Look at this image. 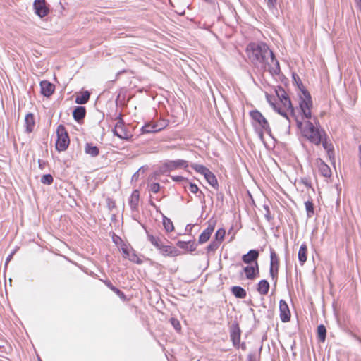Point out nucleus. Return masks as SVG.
<instances>
[{"label":"nucleus","mask_w":361,"mask_h":361,"mask_svg":"<svg viewBox=\"0 0 361 361\" xmlns=\"http://www.w3.org/2000/svg\"><path fill=\"white\" fill-rule=\"evenodd\" d=\"M246 53L250 63L258 70L268 69L272 75L280 73L279 62L266 43L251 42L247 46Z\"/></svg>","instance_id":"1"},{"label":"nucleus","mask_w":361,"mask_h":361,"mask_svg":"<svg viewBox=\"0 0 361 361\" xmlns=\"http://www.w3.org/2000/svg\"><path fill=\"white\" fill-rule=\"evenodd\" d=\"M298 127L300 128L302 134L312 143L319 145L322 141V137H326L325 131L318 127H315L314 124L307 121L305 122V126L302 128V123L297 121Z\"/></svg>","instance_id":"2"},{"label":"nucleus","mask_w":361,"mask_h":361,"mask_svg":"<svg viewBox=\"0 0 361 361\" xmlns=\"http://www.w3.org/2000/svg\"><path fill=\"white\" fill-rule=\"evenodd\" d=\"M252 119V125L261 140H263L264 133L271 134V128L267 120L258 110H252L250 112Z\"/></svg>","instance_id":"3"},{"label":"nucleus","mask_w":361,"mask_h":361,"mask_svg":"<svg viewBox=\"0 0 361 361\" xmlns=\"http://www.w3.org/2000/svg\"><path fill=\"white\" fill-rule=\"evenodd\" d=\"M299 104L303 116L307 119L310 118L312 116V102L310 92L305 89H301Z\"/></svg>","instance_id":"4"},{"label":"nucleus","mask_w":361,"mask_h":361,"mask_svg":"<svg viewBox=\"0 0 361 361\" xmlns=\"http://www.w3.org/2000/svg\"><path fill=\"white\" fill-rule=\"evenodd\" d=\"M57 140L56 141V149L59 152L65 151L70 143V139L66 128L63 125H59L56 128Z\"/></svg>","instance_id":"5"},{"label":"nucleus","mask_w":361,"mask_h":361,"mask_svg":"<svg viewBox=\"0 0 361 361\" xmlns=\"http://www.w3.org/2000/svg\"><path fill=\"white\" fill-rule=\"evenodd\" d=\"M241 330L239 324L234 322L230 326V338L232 341L233 345L236 348H240Z\"/></svg>","instance_id":"6"},{"label":"nucleus","mask_w":361,"mask_h":361,"mask_svg":"<svg viewBox=\"0 0 361 361\" xmlns=\"http://www.w3.org/2000/svg\"><path fill=\"white\" fill-rule=\"evenodd\" d=\"M112 131L114 135L120 139L128 140L131 137V135L126 130L124 122L121 118L117 121Z\"/></svg>","instance_id":"7"},{"label":"nucleus","mask_w":361,"mask_h":361,"mask_svg":"<svg viewBox=\"0 0 361 361\" xmlns=\"http://www.w3.org/2000/svg\"><path fill=\"white\" fill-rule=\"evenodd\" d=\"M33 8L35 14L39 18L45 17L49 13V8L47 5L46 0H35Z\"/></svg>","instance_id":"8"},{"label":"nucleus","mask_w":361,"mask_h":361,"mask_svg":"<svg viewBox=\"0 0 361 361\" xmlns=\"http://www.w3.org/2000/svg\"><path fill=\"white\" fill-rule=\"evenodd\" d=\"M188 166V161L183 159L169 160L166 161L163 165V167L164 168L165 171H171L177 169H185Z\"/></svg>","instance_id":"9"},{"label":"nucleus","mask_w":361,"mask_h":361,"mask_svg":"<svg viewBox=\"0 0 361 361\" xmlns=\"http://www.w3.org/2000/svg\"><path fill=\"white\" fill-rule=\"evenodd\" d=\"M279 259L276 252L274 250H271L270 253V276L272 279L275 281V283L277 280V275L279 271Z\"/></svg>","instance_id":"10"},{"label":"nucleus","mask_w":361,"mask_h":361,"mask_svg":"<svg viewBox=\"0 0 361 361\" xmlns=\"http://www.w3.org/2000/svg\"><path fill=\"white\" fill-rule=\"evenodd\" d=\"M276 94L283 107L287 110H290L291 113H293V107L291 101L285 90L281 88L276 92Z\"/></svg>","instance_id":"11"},{"label":"nucleus","mask_w":361,"mask_h":361,"mask_svg":"<svg viewBox=\"0 0 361 361\" xmlns=\"http://www.w3.org/2000/svg\"><path fill=\"white\" fill-rule=\"evenodd\" d=\"M280 319L283 322H287L290 319V312L288 304L283 300L279 301Z\"/></svg>","instance_id":"12"},{"label":"nucleus","mask_w":361,"mask_h":361,"mask_svg":"<svg viewBox=\"0 0 361 361\" xmlns=\"http://www.w3.org/2000/svg\"><path fill=\"white\" fill-rule=\"evenodd\" d=\"M215 228V224L209 222V226L200 235L198 242L200 244L206 243L210 238Z\"/></svg>","instance_id":"13"},{"label":"nucleus","mask_w":361,"mask_h":361,"mask_svg":"<svg viewBox=\"0 0 361 361\" xmlns=\"http://www.w3.org/2000/svg\"><path fill=\"white\" fill-rule=\"evenodd\" d=\"M159 252L164 257H176L180 254L175 247L164 245L161 247Z\"/></svg>","instance_id":"14"},{"label":"nucleus","mask_w":361,"mask_h":361,"mask_svg":"<svg viewBox=\"0 0 361 361\" xmlns=\"http://www.w3.org/2000/svg\"><path fill=\"white\" fill-rule=\"evenodd\" d=\"M41 93L44 97L51 96L54 91V86L47 80L40 82Z\"/></svg>","instance_id":"15"},{"label":"nucleus","mask_w":361,"mask_h":361,"mask_svg":"<svg viewBox=\"0 0 361 361\" xmlns=\"http://www.w3.org/2000/svg\"><path fill=\"white\" fill-rule=\"evenodd\" d=\"M259 257V252L256 250H250L247 254L243 255L242 260L246 264H251L257 262Z\"/></svg>","instance_id":"16"},{"label":"nucleus","mask_w":361,"mask_h":361,"mask_svg":"<svg viewBox=\"0 0 361 361\" xmlns=\"http://www.w3.org/2000/svg\"><path fill=\"white\" fill-rule=\"evenodd\" d=\"M247 279H253L255 276V272L259 273V267L257 262L253 265L246 266L243 268Z\"/></svg>","instance_id":"17"},{"label":"nucleus","mask_w":361,"mask_h":361,"mask_svg":"<svg viewBox=\"0 0 361 361\" xmlns=\"http://www.w3.org/2000/svg\"><path fill=\"white\" fill-rule=\"evenodd\" d=\"M25 130L27 133H31L32 132L35 122L34 116L32 113H29L25 116Z\"/></svg>","instance_id":"18"},{"label":"nucleus","mask_w":361,"mask_h":361,"mask_svg":"<svg viewBox=\"0 0 361 361\" xmlns=\"http://www.w3.org/2000/svg\"><path fill=\"white\" fill-rule=\"evenodd\" d=\"M86 114V109L83 106H76L73 111V118L79 122L84 118Z\"/></svg>","instance_id":"19"},{"label":"nucleus","mask_w":361,"mask_h":361,"mask_svg":"<svg viewBox=\"0 0 361 361\" xmlns=\"http://www.w3.org/2000/svg\"><path fill=\"white\" fill-rule=\"evenodd\" d=\"M138 204H139V192L135 190L133 192L130 200H129V205L132 210L136 211L138 208Z\"/></svg>","instance_id":"20"},{"label":"nucleus","mask_w":361,"mask_h":361,"mask_svg":"<svg viewBox=\"0 0 361 361\" xmlns=\"http://www.w3.org/2000/svg\"><path fill=\"white\" fill-rule=\"evenodd\" d=\"M177 246L181 249L192 252L196 249V245L193 241H182L178 240L176 243Z\"/></svg>","instance_id":"21"},{"label":"nucleus","mask_w":361,"mask_h":361,"mask_svg":"<svg viewBox=\"0 0 361 361\" xmlns=\"http://www.w3.org/2000/svg\"><path fill=\"white\" fill-rule=\"evenodd\" d=\"M269 287V282L265 279H262L258 283L257 290L260 295H264L268 293Z\"/></svg>","instance_id":"22"},{"label":"nucleus","mask_w":361,"mask_h":361,"mask_svg":"<svg viewBox=\"0 0 361 361\" xmlns=\"http://www.w3.org/2000/svg\"><path fill=\"white\" fill-rule=\"evenodd\" d=\"M307 245L305 244H302L300 247L298 254V260L301 265H303L304 263L307 261Z\"/></svg>","instance_id":"23"},{"label":"nucleus","mask_w":361,"mask_h":361,"mask_svg":"<svg viewBox=\"0 0 361 361\" xmlns=\"http://www.w3.org/2000/svg\"><path fill=\"white\" fill-rule=\"evenodd\" d=\"M85 152L91 157H95L99 154V149L97 146H93L92 144L87 143L85 146Z\"/></svg>","instance_id":"24"},{"label":"nucleus","mask_w":361,"mask_h":361,"mask_svg":"<svg viewBox=\"0 0 361 361\" xmlns=\"http://www.w3.org/2000/svg\"><path fill=\"white\" fill-rule=\"evenodd\" d=\"M90 94L88 91L82 92L80 95H77L75 98V103L78 104H85L90 99Z\"/></svg>","instance_id":"25"},{"label":"nucleus","mask_w":361,"mask_h":361,"mask_svg":"<svg viewBox=\"0 0 361 361\" xmlns=\"http://www.w3.org/2000/svg\"><path fill=\"white\" fill-rule=\"evenodd\" d=\"M105 285L109 287L112 291H114L121 299L125 300L126 297L123 292L120 290L118 288L113 286L110 281H104Z\"/></svg>","instance_id":"26"},{"label":"nucleus","mask_w":361,"mask_h":361,"mask_svg":"<svg viewBox=\"0 0 361 361\" xmlns=\"http://www.w3.org/2000/svg\"><path fill=\"white\" fill-rule=\"evenodd\" d=\"M232 293L238 298L243 299L246 297V291L240 286H233L231 288Z\"/></svg>","instance_id":"27"},{"label":"nucleus","mask_w":361,"mask_h":361,"mask_svg":"<svg viewBox=\"0 0 361 361\" xmlns=\"http://www.w3.org/2000/svg\"><path fill=\"white\" fill-rule=\"evenodd\" d=\"M204 178L207 181V183L212 186L213 188H216L218 187V181L215 176V175L212 172L209 171L205 176Z\"/></svg>","instance_id":"28"},{"label":"nucleus","mask_w":361,"mask_h":361,"mask_svg":"<svg viewBox=\"0 0 361 361\" xmlns=\"http://www.w3.org/2000/svg\"><path fill=\"white\" fill-rule=\"evenodd\" d=\"M324 149L326 151L329 157L334 154V147L331 143L329 142L326 140V137H322V141L321 142Z\"/></svg>","instance_id":"29"},{"label":"nucleus","mask_w":361,"mask_h":361,"mask_svg":"<svg viewBox=\"0 0 361 361\" xmlns=\"http://www.w3.org/2000/svg\"><path fill=\"white\" fill-rule=\"evenodd\" d=\"M162 218H163L162 223H163V226L164 227L166 232L169 233V232H171L172 231H173L174 226H173L172 221L170 219L167 218L164 214H162Z\"/></svg>","instance_id":"30"},{"label":"nucleus","mask_w":361,"mask_h":361,"mask_svg":"<svg viewBox=\"0 0 361 361\" xmlns=\"http://www.w3.org/2000/svg\"><path fill=\"white\" fill-rule=\"evenodd\" d=\"M191 167L197 173L202 174L204 176V177L209 172L211 171L206 166L197 164H193L191 165Z\"/></svg>","instance_id":"31"},{"label":"nucleus","mask_w":361,"mask_h":361,"mask_svg":"<svg viewBox=\"0 0 361 361\" xmlns=\"http://www.w3.org/2000/svg\"><path fill=\"white\" fill-rule=\"evenodd\" d=\"M155 129V123L154 121H152L146 123L145 126L142 127L141 130L143 133H157Z\"/></svg>","instance_id":"32"},{"label":"nucleus","mask_w":361,"mask_h":361,"mask_svg":"<svg viewBox=\"0 0 361 361\" xmlns=\"http://www.w3.org/2000/svg\"><path fill=\"white\" fill-rule=\"evenodd\" d=\"M317 335L321 342H324L326 336V329L324 325L320 324L317 327Z\"/></svg>","instance_id":"33"},{"label":"nucleus","mask_w":361,"mask_h":361,"mask_svg":"<svg viewBox=\"0 0 361 361\" xmlns=\"http://www.w3.org/2000/svg\"><path fill=\"white\" fill-rule=\"evenodd\" d=\"M319 171L324 177H329L331 174L330 168L324 163L320 164Z\"/></svg>","instance_id":"34"},{"label":"nucleus","mask_w":361,"mask_h":361,"mask_svg":"<svg viewBox=\"0 0 361 361\" xmlns=\"http://www.w3.org/2000/svg\"><path fill=\"white\" fill-rule=\"evenodd\" d=\"M305 209L307 211V215L308 217H312L314 214V205L311 201H307L305 202Z\"/></svg>","instance_id":"35"},{"label":"nucleus","mask_w":361,"mask_h":361,"mask_svg":"<svg viewBox=\"0 0 361 361\" xmlns=\"http://www.w3.org/2000/svg\"><path fill=\"white\" fill-rule=\"evenodd\" d=\"M154 123H155V128H156L155 130H157V132H159V131L164 129L168 125V122L165 120L154 121Z\"/></svg>","instance_id":"36"},{"label":"nucleus","mask_w":361,"mask_h":361,"mask_svg":"<svg viewBox=\"0 0 361 361\" xmlns=\"http://www.w3.org/2000/svg\"><path fill=\"white\" fill-rule=\"evenodd\" d=\"M225 230L223 228H219L217 230V231L215 233V238L217 242H219V243L223 240L224 236H225Z\"/></svg>","instance_id":"37"},{"label":"nucleus","mask_w":361,"mask_h":361,"mask_svg":"<svg viewBox=\"0 0 361 361\" xmlns=\"http://www.w3.org/2000/svg\"><path fill=\"white\" fill-rule=\"evenodd\" d=\"M54 178L51 174L43 175L41 178V182L44 184L50 185L53 183Z\"/></svg>","instance_id":"38"},{"label":"nucleus","mask_w":361,"mask_h":361,"mask_svg":"<svg viewBox=\"0 0 361 361\" xmlns=\"http://www.w3.org/2000/svg\"><path fill=\"white\" fill-rule=\"evenodd\" d=\"M219 242H217V241H212L210 243V244L207 246V252H214L216 251L219 247Z\"/></svg>","instance_id":"39"},{"label":"nucleus","mask_w":361,"mask_h":361,"mask_svg":"<svg viewBox=\"0 0 361 361\" xmlns=\"http://www.w3.org/2000/svg\"><path fill=\"white\" fill-rule=\"evenodd\" d=\"M170 322H171V325L173 326V328L177 331H180L181 325L180 324V322L177 319L172 317L170 319Z\"/></svg>","instance_id":"40"},{"label":"nucleus","mask_w":361,"mask_h":361,"mask_svg":"<svg viewBox=\"0 0 361 361\" xmlns=\"http://www.w3.org/2000/svg\"><path fill=\"white\" fill-rule=\"evenodd\" d=\"M274 109L279 114H281V116H283V117H285L286 118H287L288 120V114H287V111L288 110H287L286 109H285L283 106V108H279V107H277L276 106H274Z\"/></svg>","instance_id":"41"},{"label":"nucleus","mask_w":361,"mask_h":361,"mask_svg":"<svg viewBox=\"0 0 361 361\" xmlns=\"http://www.w3.org/2000/svg\"><path fill=\"white\" fill-rule=\"evenodd\" d=\"M147 240L153 245H154L157 241H159V238L154 236L152 234H149L147 232Z\"/></svg>","instance_id":"42"},{"label":"nucleus","mask_w":361,"mask_h":361,"mask_svg":"<svg viewBox=\"0 0 361 361\" xmlns=\"http://www.w3.org/2000/svg\"><path fill=\"white\" fill-rule=\"evenodd\" d=\"M188 190L192 193H197L199 192V188L197 185L195 183H189Z\"/></svg>","instance_id":"43"},{"label":"nucleus","mask_w":361,"mask_h":361,"mask_svg":"<svg viewBox=\"0 0 361 361\" xmlns=\"http://www.w3.org/2000/svg\"><path fill=\"white\" fill-rule=\"evenodd\" d=\"M293 78L294 80L295 81L296 84L298 85L300 90L301 91V89H305L302 83L301 82L299 77L296 74H293Z\"/></svg>","instance_id":"44"},{"label":"nucleus","mask_w":361,"mask_h":361,"mask_svg":"<svg viewBox=\"0 0 361 361\" xmlns=\"http://www.w3.org/2000/svg\"><path fill=\"white\" fill-rule=\"evenodd\" d=\"M300 183H302L306 188H309L312 187L311 181L307 178H302L300 180Z\"/></svg>","instance_id":"45"},{"label":"nucleus","mask_w":361,"mask_h":361,"mask_svg":"<svg viewBox=\"0 0 361 361\" xmlns=\"http://www.w3.org/2000/svg\"><path fill=\"white\" fill-rule=\"evenodd\" d=\"M160 185L157 183H154L150 186V190L154 193H157L159 191Z\"/></svg>","instance_id":"46"},{"label":"nucleus","mask_w":361,"mask_h":361,"mask_svg":"<svg viewBox=\"0 0 361 361\" xmlns=\"http://www.w3.org/2000/svg\"><path fill=\"white\" fill-rule=\"evenodd\" d=\"M128 259H130L132 262H136L137 264H140L142 261L139 259V257L135 254L133 253L130 255V257H128Z\"/></svg>","instance_id":"47"},{"label":"nucleus","mask_w":361,"mask_h":361,"mask_svg":"<svg viewBox=\"0 0 361 361\" xmlns=\"http://www.w3.org/2000/svg\"><path fill=\"white\" fill-rule=\"evenodd\" d=\"M144 171H145V170H144L143 167L140 168V169H139V170H138L137 171H136V172L133 175V176H132V180H133H133L137 181V179H138L139 173H140V171L144 172Z\"/></svg>","instance_id":"48"},{"label":"nucleus","mask_w":361,"mask_h":361,"mask_svg":"<svg viewBox=\"0 0 361 361\" xmlns=\"http://www.w3.org/2000/svg\"><path fill=\"white\" fill-rule=\"evenodd\" d=\"M107 206L109 210L115 207V202L110 198L107 199Z\"/></svg>","instance_id":"49"},{"label":"nucleus","mask_w":361,"mask_h":361,"mask_svg":"<svg viewBox=\"0 0 361 361\" xmlns=\"http://www.w3.org/2000/svg\"><path fill=\"white\" fill-rule=\"evenodd\" d=\"M247 361H259V358L256 355L250 353L247 355Z\"/></svg>","instance_id":"50"},{"label":"nucleus","mask_w":361,"mask_h":361,"mask_svg":"<svg viewBox=\"0 0 361 361\" xmlns=\"http://www.w3.org/2000/svg\"><path fill=\"white\" fill-rule=\"evenodd\" d=\"M269 8H273L276 4V0H266Z\"/></svg>","instance_id":"51"},{"label":"nucleus","mask_w":361,"mask_h":361,"mask_svg":"<svg viewBox=\"0 0 361 361\" xmlns=\"http://www.w3.org/2000/svg\"><path fill=\"white\" fill-rule=\"evenodd\" d=\"M122 252L123 254V257L128 259V257L130 256V252L127 248H122Z\"/></svg>","instance_id":"52"},{"label":"nucleus","mask_w":361,"mask_h":361,"mask_svg":"<svg viewBox=\"0 0 361 361\" xmlns=\"http://www.w3.org/2000/svg\"><path fill=\"white\" fill-rule=\"evenodd\" d=\"M14 252H15L14 251H13V252H11V254L7 257V258H6V262H5V265H6H6L8 264V263L11 260V259H12V257H13V255H14Z\"/></svg>","instance_id":"53"},{"label":"nucleus","mask_w":361,"mask_h":361,"mask_svg":"<svg viewBox=\"0 0 361 361\" xmlns=\"http://www.w3.org/2000/svg\"><path fill=\"white\" fill-rule=\"evenodd\" d=\"M164 245L162 244L161 243V239L159 238V241L157 242V243L154 245L157 249H158L159 250H160L161 247L163 246Z\"/></svg>","instance_id":"54"},{"label":"nucleus","mask_w":361,"mask_h":361,"mask_svg":"<svg viewBox=\"0 0 361 361\" xmlns=\"http://www.w3.org/2000/svg\"><path fill=\"white\" fill-rule=\"evenodd\" d=\"M264 216L266 218V219L268 221H270L271 220V212L270 211H267L266 212V214H264Z\"/></svg>","instance_id":"55"},{"label":"nucleus","mask_w":361,"mask_h":361,"mask_svg":"<svg viewBox=\"0 0 361 361\" xmlns=\"http://www.w3.org/2000/svg\"><path fill=\"white\" fill-rule=\"evenodd\" d=\"M356 7L359 9V11L361 12V0H354Z\"/></svg>","instance_id":"56"},{"label":"nucleus","mask_w":361,"mask_h":361,"mask_svg":"<svg viewBox=\"0 0 361 361\" xmlns=\"http://www.w3.org/2000/svg\"><path fill=\"white\" fill-rule=\"evenodd\" d=\"M183 179L182 176H173V180L176 181H180Z\"/></svg>","instance_id":"57"},{"label":"nucleus","mask_w":361,"mask_h":361,"mask_svg":"<svg viewBox=\"0 0 361 361\" xmlns=\"http://www.w3.org/2000/svg\"><path fill=\"white\" fill-rule=\"evenodd\" d=\"M240 348L243 350H246V344L245 342L240 343Z\"/></svg>","instance_id":"58"},{"label":"nucleus","mask_w":361,"mask_h":361,"mask_svg":"<svg viewBox=\"0 0 361 361\" xmlns=\"http://www.w3.org/2000/svg\"><path fill=\"white\" fill-rule=\"evenodd\" d=\"M264 209L266 210V212H267V211H270V209H269V207H268L267 205H264Z\"/></svg>","instance_id":"59"},{"label":"nucleus","mask_w":361,"mask_h":361,"mask_svg":"<svg viewBox=\"0 0 361 361\" xmlns=\"http://www.w3.org/2000/svg\"><path fill=\"white\" fill-rule=\"evenodd\" d=\"M200 195H204L202 192H201V191L200 192Z\"/></svg>","instance_id":"60"}]
</instances>
